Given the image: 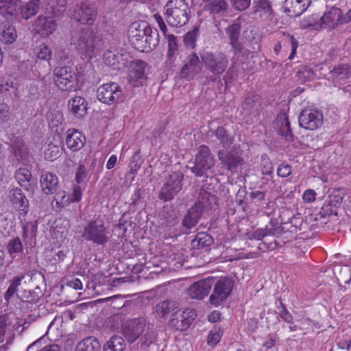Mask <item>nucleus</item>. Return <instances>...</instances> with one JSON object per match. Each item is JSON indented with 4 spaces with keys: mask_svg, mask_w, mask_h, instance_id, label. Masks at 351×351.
<instances>
[{
    "mask_svg": "<svg viewBox=\"0 0 351 351\" xmlns=\"http://www.w3.org/2000/svg\"><path fill=\"white\" fill-rule=\"evenodd\" d=\"M20 328L18 319L12 315L3 314L0 316V343L7 344L12 342L15 332Z\"/></svg>",
    "mask_w": 351,
    "mask_h": 351,
    "instance_id": "dca6fc26",
    "label": "nucleus"
},
{
    "mask_svg": "<svg viewBox=\"0 0 351 351\" xmlns=\"http://www.w3.org/2000/svg\"><path fill=\"white\" fill-rule=\"evenodd\" d=\"M142 163L143 161L141 156L136 152L130 159L129 165L130 168V172L132 174L136 173L138 169H140Z\"/></svg>",
    "mask_w": 351,
    "mask_h": 351,
    "instance_id": "0e129e2a",
    "label": "nucleus"
},
{
    "mask_svg": "<svg viewBox=\"0 0 351 351\" xmlns=\"http://www.w3.org/2000/svg\"><path fill=\"white\" fill-rule=\"evenodd\" d=\"M261 167L262 174L269 176L270 178H272L274 174V168L271 161L268 158L267 154H263L261 156Z\"/></svg>",
    "mask_w": 351,
    "mask_h": 351,
    "instance_id": "13d9d810",
    "label": "nucleus"
},
{
    "mask_svg": "<svg viewBox=\"0 0 351 351\" xmlns=\"http://www.w3.org/2000/svg\"><path fill=\"white\" fill-rule=\"evenodd\" d=\"M331 75L339 80L347 79L351 75V67L347 64L337 65L332 70Z\"/></svg>",
    "mask_w": 351,
    "mask_h": 351,
    "instance_id": "8fccbe9b",
    "label": "nucleus"
},
{
    "mask_svg": "<svg viewBox=\"0 0 351 351\" xmlns=\"http://www.w3.org/2000/svg\"><path fill=\"white\" fill-rule=\"evenodd\" d=\"M210 281L213 282V290L208 300L209 304L218 307L223 304L227 298L231 295L234 286V280L227 276L219 278L210 276Z\"/></svg>",
    "mask_w": 351,
    "mask_h": 351,
    "instance_id": "423d86ee",
    "label": "nucleus"
},
{
    "mask_svg": "<svg viewBox=\"0 0 351 351\" xmlns=\"http://www.w3.org/2000/svg\"><path fill=\"white\" fill-rule=\"evenodd\" d=\"M122 335L126 341L132 343L141 337V346L150 345L154 340L149 327L143 317H137L126 321L122 324Z\"/></svg>",
    "mask_w": 351,
    "mask_h": 351,
    "instance_id": "20e7f679",
    "label": "nucleus"
},
{
    "mask_svg": "<svg viewBox=\"0 0 351 351\" xmlns=\"http://www.w3.org/2000/svg\"><path fill=\"white\" fill-rule=\"evenodd\" d=\"M255 4L254 12H263L271 16L273 14L271 1L270 0H254Z\"/></svg>",
    "mask_w": 351,
    "mask_h": 351,
    "instance_id": "864d4df0",
    "label": "nucleus"
},
{
    "mask_svg": "<svg viewBox=\"0 0 351 351\" xmlns=\"http://www.w3.org/2000/svg\"><path fill=\"white\" fill-rule=\"evenodd\" d=\"M70 112L77 119H82L87 114L88 102L80 96H75L68 101Z\"/></svg>",
    "mask_w": 351,
    "mask_h": 351,
    "instance_id": "7c9ffc66",
    "label": "nucleus"
},
{
    "mask_svg": "<svg viewBox=\"0 0 351 351\" xmlns=\"http://www.w3.org/2000/svg\"><path fill=\"white\" fill-rule=\"evenodd\" d=\"M129 36L134 47L143 52L154 49L160 42L158 30L146 23H134L130 27Z\"/></svg>",
    "mask_w": 351,
    "mask_h": 351,
    "instance_id": "f257e3e1",
    "label": "nucleus"
},
{
    "mask_svg": "<svg viewBox=\"0 0 351 351\" xmlns=\"http://www.w3.org/2000/svg\"><path fill=\"white\" fill-rule=\"evenodd\" d=\"M129 83L132 86L138 87L143 86L147 79L149 71L148 64L141 60H130Z\"/></svg>",
    "mask_w": 351,
    "mask_h": 351,
    "instance_id": "4468645a",
    "label": "nucleus"
},
{
    "mask_svg": "<svg viewBox=\"0 0 351 351\" xmlns=\"http://www.w3.org/2000/svg\"><path fill=\"white\" fill-rule=\"evenodd\" d=\"M261 105V97L258 94L249 93L245 96L244 101L241 104L242 109L248 113H251L254 110H258L256 106Z\"/></svg>",
    "mask_w": 351,
    "mask_h": 351,
    "instance_id": "c03bdc74",
    "label": "nucleus"
},
{
    "mask_svg": "<svg viewBox=\"0 0 351 351\" xmlns=\"http://www.w3.org/2000/svg\"><path fill=\"white\" fill-rule=\"evenodd\" d=\"M199 27H195L191 31L188 32L184 36V43L186 47L193 49L199 34Z\"/></svg>",
    "mask_w": 351,
    "mask_h": 351,
    "instance_id": "4d7b16f0",
    "label": "nucleus"
},
{
    "mask_svg": "<svg viewBox=\"0 0 351 351\" xmlns=\"http://www.w3.org/2000/svg\"><path fill=\"white\" fill-rule=\"evenodd\" d=\"M126 344L121 336L114 335L104 345L103 351H124Z\"/></svg>",
    "mask_w": 351,
    "mask_h": 351,
    "instance_id": "a19ab883",
    "label": "nucleus"
},
{
    "mask_svg": "<svg viewBox=\"0 0 351 351\" xmlns=\"http://www.w3.org/2000/svg\"><path fill=\"white\" fill-rule=\"evenodd\" d=\"M90 178V173L87 170L85 165L80 164L75 173V181L79 185L86 184Z\"/></svg>",
    "mask_w": 351,
    "mask_h": 351,
    "instance_id": "603ef678",
    "label": "nucleus"
},
{
    "mask_svg": "<svg viewBox=\"0 0 351 351\" xmlns=\"http://www.w3.org/2000/svg\"><path fill=\"white\" fill-rule=\"evenodd\" d=\"M24 278L25 275L22 274L14 277V278L11 280L10 286L4 293V299L7 302H9L14 295L18 296L19 287L21 285V282Z\"/></svg>",
    "mask_w": 351,
    "mask_h": 351,
    "instance_id": "a18cd8bd",
    "label": "nucleus"
},
{
    "mask_svg": "<svg viewBox=\"0 0 351 351\" xmlns=\"http://www.w3.org/2000/svg\"><path fill=\"white\" fill-rule=\"evenodd\" d=\"M53 81L62 92L75 91L79 88L77 75L69 66L56 67L53 70Z\"/></svg>",
    "mask_w": 351,
    "mask_h": 351,
    "instance_id": "6e6552de",
    "label": "nucleus"
},
{
    "mask_svg": "<svg viewBox=\"0 0 351 351\" xmlns=\"http://www.w3.org/2000/svg\"><path fill=\"white\" fill-rule=\"evenodd\" d=\"M16 38V33L13 25L5 23L0 29V41L5 44L14 43Z\"/></svg>",
    "mask_w": 351,
    "mask_h": 351,
    "instance_id": "37998d69",
    "label": "nucleus"
},
{
    "mask_svg": "<svg viewBox=\"0 0 351 351\" xmlns=\"http://www.w3.org/2000/svg\"><path fill=\"white\" fill-rule=\"evenodd\" d=\"M196 316L194 309H186L182 312L176 311L171 314L169 325L177 330L184 331L189 328Z\"/></svg>",
    "mask_w": 351,
    "mask_h": 351,
    "instance_id": "6ab92c4d",
    "label": "nucleus"
},
{
    "mask_svg": "<svg viewBox=\"0 0 351 351\" xmlns=\"http://www.w3.org/2000/svg\"><path fill=\"white\" fill-rule=\"evenodd\" d=\"M215 163V160L210 148L202 145L197 149L191 171L196 177L208 178V172L214 167Z\"/></svg>",
    "mask_w": 351,
    "mask_h": 351,
    "instance_id": "0eeeda50",
    "label": "nucleus"
},
{
    "mask_svg": "<svg viewBox=\"0 0 351 351\" xmlns=\"http://www.w3.org/2000/svg\"><path fill=\"white\" fill-rule=\"evenodd\" d=\"M101 344L99 340L93 337L89 336L84 338L77 343L75 351H100Z\"/></svg>",
    "mask_w": 351,
    "mask_h": 351,
    "instance_id": "c9c22d12",
    "label": "nucleus"
},
{
    "mask_svg": "<svg viewBox=\"0 0 351 351\" xmlns=\"http://www.w3.org/2000/svg\"><path fill=\"white\" fill-rule=\"evenodd\" d=\"M42 340L40 338L30 344L26 351H60V347L57 344H49L40 349Z\"/></svg>",
    "mask_w": 351,
    "mask_h": 351,
    "instance_id": "5fc2aeb1",
    "label": "nucleus"
},
{
    "mask_svg": "<svg viewBox=\"0 0 351 351\" xmlns=\"http://www.w3.org/2000/svg\"><path fill=\"white\" fill-rule=\"evenodd\" d=\"M210 276L194 282L188 289V295L192 299L201 300L207 296L213 287V282Z\"/></svg>",
    "mask_w": 351,
    "mask_h": 351,
    "instance_id": "393cba45",
    "label": "nucleus"
},
{
    "mask_svg": "<svg viewBox=\"0 0 351 351\" xmlns=\"http://www.w3.org/2000/svg\"><path fill=\"white\" fill-rule=\"evenodd\" d=\"M323 28L334 29L339 25L349 23L351 21V9L345 14L337 7H332L320 19Z\"/></svg>",
    "mask_w": 351,
    "mask_h": 351,
    "instance_id": "ddd939ff",
    "label": "nucleus"
},
{
    "mask_svg": "<svg viewBox=\"0 0 351 351\" xmlns=\"http://www.w3.org/2000/svg\"><path fill=\"white\" fill-rule=\"evenodd\" d=\"M154 19L158 24L160 31L168 39V51L167 54V60L173 62L176 58V55L178 54V38L173 34H167V27L163 17L159 14H155Z\"/></svg>",
    "mask_w": 351,
    "mask_h": 351,
    "instance_id": "5701e85b",
    "label": "nucleus"
},
{
    "mask_svg": "<svg viewBox=\"0 0 351 351\" xmlns=\"http://www.w3.org/2000/svg\"><path fill=\"white\" fill-rule=\"evenodd\" d=\"M281 122V125L278 130V134L283 137L287 142H291L294 139V136L290 127V122L286 114L281 115L278 123Z\"/></svg>",
    "mask_w": 351,
    "mask_h": 351,
    "instance_id": "ea45409f",
    "label": "nucleus"
},
{
    "mask_svg": "<svg viewBox=\"0 0 351 351\" xmlns=\"http://www.w3.org/2000/svg\"><path fill=\"white\" fill-rule=\"evenodd\" d=\"M200 57L206 74L205 84L221 81V76L228 66L229 60L226 55L221 51H203Z\"/></svg>",
    "mask_w": 351,
    "mask_h": 351,
    "instance_id": "f03ea898",
    "label": "nucleus"
},
{
    "mask_svg": "<svg viewBox=\"0 0 351 351\" xmlns=\"http://www.w3.org/2000/svg\"><path fill=\"white\" fill-rule=\"evenodd\" d=\"M323 121L322 111L314 108L303 109L298 117L299 125L305 130H317L322 127Z\"/></svg>",
    "mask_w": 351,
    "mask_h": 351,
    "instance_id": "2eb2a0df",
    "label": "nucleus"
},
{
    "mask_svg": "<svg viewBox=\"0 0 351 351\" xmlns=\"http://www.w3.org/2000/svg\"><path fill=\"white\" fill-rule=\"evenodd\" d=\"M211 136H214L219 141V145L223 149H228L234 141V136L227 129L226 125L218 126L215 130H210Z\"/></svg>",
    "mask_w": 351,
    "mask_h": 351,
    "instance_id": "c756f323",
    "label": "nucleus"
},
{
    "mask_svg": "<svg viewBox=\"0 0 351 351\" xmlns=\"http://www.w3.org/2000/svg\"><path fill=\"white\" fill-rule=\"evenodd\" d=\"M194 205L197 206L204 215L205 213L208 214L210 210H215L218 208V198L215 195L207 191L204 188H201L197 199Z\"/></svg>",
    "mask_w": 351,
    "mask_h": 351,
    "instance_id": "b1692460",
    "label": "nucleus"
},
{
    "mask_svg": "<svg viewBox=\"0 0 351 351\" xmlns=\"http://www.w3.org/2000/svg\"><path fill=\"white\" fill-rule=\"evenodd\" d=\"M86 138L82 132L76 129H69L66 132V145L69 149L77 152L85 144Z\"/></svg>",
    "mask_w": 351,
    "mask_h": 351,
    "instance_id": "2f4dec72",
    "label": "nucleus"
},
{
    "mask_svg": "<svg viewBox=\"0 0 351 351\" xmlns=\"http://www.w3.org/2000/svg\"><path fill=\"white\" fill-rule=\"evenodd\" d=\"M201 62L197 53H192L189 55L179 72L180 79L186 81L193 80L202 71Z\"/></svg>",
    "mask_w": 351,
    "mask_h": 351,
    "instance_id": "aec40b11",
    "label": "nucleus"
},
{
    "mask_svg": "<svg viewBox=\"0 0 351 351\" xmlns=\"http://www.w3.org/2000/svg\"><path fill=\"white\" fill-rule=\"evenodd\" d=\"M6 250L12 258L23 254L24 248L21 239L18 237L10 239L8 241Z\"/></svg>",
    "mask_w": 351,
    "mask_h": 351,
    "instance_id": "79ce46f5",
    "label": "nucleus"
},
{
    "mask_svg": "<svg viewBox=\"0 0 351 351\" xmlns=\"http://www.w3.org/2000/svg\"><path fill=\"white\" fill-rule=\"evenodd\" d=\"M130 58V54L122 49L121 51L117 49H108L104 53L106 64L117 71L125 69L128 65Z\"/></svg>",
    "mask_w": 351,
    "mask_h": 351,
    "instance_id": "a211bd4d",
    "label": "nucleus"
},
{
    "mask_svg": "<svg viewBox=\"0 0 351 351\" xmlns=\"http://www.w3.org/2000/svg\"><path fill=\"white\" fill-rule=\"evenodd\" d=\"M241 29V22L237 20L232 24L228 25L225 29L226 34L230 40L232 49L236 56L241 53L243 50V45L239 42Z\"/></svg>",
    "mask_w": 351,
    "mask_h": 351,
    "instance_id": "a878e982",
    "label": "nucleus"
},
{
    "mask_svg": "<svg viewBox=\"0 0 351 351\" xmlns=\"http://www.w3.org/2000/svg\"><path fill=\"white\" fill-rule=\"evenodd\" d=\"M297 75L299 79L303 81L311 80L314 79L315 76L314 71L307 66L300 68L297 72Z\"/></svg>",
    "mask_w": 351,
    "mask_h": 351,
    "instance_id": "680f3d73",
    "label": "nucleus"
},
{
    "mask_svg": "<svg viewBox=\"0 0 351 351\" xmlns=\"http://www.w3.org/2000/svg\"><path fill=\"white\" fill-rule=\"evenodd\" d=\"M123 95L120 86L115 82H110L100 86L97 90V99L108 105L116 103Z\"/></svg>",
    "mask_w": 351,
    "mask_h": 351,
    "instance_id": "f3484780",
    "label": "nucleus"
},
{
    "mask_svg": "<svg viewBox=\"0 0 351 351\" xmlns=\"http://www.w3.org/2000/svg\"><path fill=\"white\" fill-rule=\"evenodd\" d=\"M34 31L43 37L51 34L56 27V23L52 16H39L33 25Z\"/></svg>",
    "mask_w": 351,
    "mask_h": 351,
    "instance_id": "cd10ccee",
    "label": "nucleus"
},
{
    "mask_svg": "<svg viewBox=\"0 0 351 351\" xmlns=\"http://www.w3.org/2000/svg\"><path fill=\"white\" fill-rule=\"evenodd\" d=\"M14 178L19 186L25 191H33L36 182L32 180V173L26 168L21 167L14 173Z\"/></svg>",
    "mask_w": 351,
    "mask_h": 351,
    "instance_id": "473e14b6",
    "label": "nucleus"
},
{
    "mask_svg": "<svg viewBox=\"0 0 351 351\" xmlns=\"http://www.w3.org/2000/svg\"><path fill=\"white\" fill-rule=\"evenodd\" d=\"M61 154V150L59 147L49 145L47 150L45 153V157L49 160L53 161L58 158Z\"/></svg>",
    "mask_w": 351,
    "mask_h": 351,
    "instance_id": "e2e57ef3",
    "label": "nucleus"
},
{
    "mask_svg": "<svg viewBox=\"0 0 351 351\" xmlns=\"http://www.w3.org/2000/svg\"><path fill=\"white\" fill-rule=\"evenodd\" d=\"M9 201L14 209L20 215L25 216L29 212V200L19 187H15L9 191Z\"/></svg>",
    "mask_w": 351,
    "mask_h": 351,
    "instance_id": "4be33fe9",
    "label": "nucleus"
},
{
    "mask_svg": "<svg viewBox=\"0 0 351 351\" xmlns=\"http://www.w3.org/2000/svg\"><path fill=\"white\" fill-rule=\"evenodd\" d=\"M106 234V228L104 226L103 220L97 218L90 221L84 228L82 236L88 241L105 245L109 241Z\"/></svg>",
    "mask_w": 351,
    "mask_h": 351,
    "instance_id": "f8f14e48",
    "label": "nucleus"
},
{
    "mask_svg": "<svg viewBox=\"0 0 351 351\" xmlns=\"http://www.w3.org/2000/svg\"><path fill=\"white\" fill-rule=\"evenodd\" d=\"M167 23L172 27L186 25L191 17V10L185 0H169L164 7Z\"/></svg>",
    "mask_w": 351,
    "mask_h": 351,
    "instance_id": "39448f33",
    "label": "nucleus"
},
{
    "mask_svg": "<svg viewBox=\"0 0 351 351\" xmlns=\"http://www.w3.org/2000/svg\"><path fill=\"white\" fill-rule=\"evenodd\" d=\"M66 0H47V8L49 13L54 16H59L66 9Z\"/></svg>",
    "mask_w": 351,
    "mask_h": 351,
    "instance_id": "de8ad7c7",
    "label": "nucleus"
},
{
    "mask_svg": "<svg viewBox=\"0 0 351 351\" xmlns=\"http://www.w3.org/2000/svg\"><path fill=\"white\" fill-rule=\"evenodd\" d=\"M184 174L181 171H173L165 180L158 197L165 202H170L174 199L178 193L182 189Z\"/></svg>",
    "mask_w": 351,
    "mask_h": 351,
    "instance_id": "1a4fd4ad",
    "label": "nucleus"
},
{
    "mask_svg": "<svg viewBox=\"0 0 351 351\" xmlns=\"http://www.w3.org/2000/svg\"><path fill=\"white\" fill-rule=\"evenodd\" d=\"M234 9L243 11L248 8L251 4V0H231Z\"/></svg>",
    "mask_w": 351,
    "mask_h": 351,
    "instance_id": "774afa93",
    "label": "nucleus"
},
{
    "mask_svg": "<svg viewBox=\"0 0 351 351\" xmlns=\"http://www.w3.org/2000/svg\"><path fill=\"white\" fill-rule=\"evenodd\" d=\"M43 192L46 195L54 194L59 188L58 176L49 171H43L40 178Z\"/></svg>",
    "mask_w": 351,
    "mask_h": 351,
    "instance_id": "c85d7f7f",
    "label": "nucleus"
},
{
    "mask_svg": "<svg viewBox=\"0 0 351 351\" xmlns=\"http://www.w3.org/2000/svg\"><path fill=\"white\" fill-rule=\"evenodd\" d=\"M213 243L214 239L210 234L204 232H198L191 241V247L193 250L208 252Z\"/></svg>",
    "mask_w": 351,
    "mask_h": 351,
    "instance_id": "72a5a7b5",
    "label": "nucleus"
},
{
    "mask_svg": "<svg viewBox=\"0 0 351 351\" xmlns=\"http://www.w3.org/2000/svg\"><path fill=\"white\" fill-rule=\"evenodd\" d=\"M22 237L25 242L36 239L38 230V221H29L23 226Z\"/></svg>",
    "mask_w": 351,
    "mask_h": 351,
    "instance_id": "49530a36",
    "label": "nucleus"
},
{
    "mask_svg": "<svg viewBox=\"0 0 351 351\" xmlns=\"http://www.w3.org/2000/svg\"><path fill=\"white\" fill-rule=\"evenodd\" d=\"M71 44L82 54H90L102 47V37L92 29L80 27L71 32Z\"/></svg>",
    "mask_w": 351,
    "mask_h": 351,
    "instance_id": "7ed1b4c3",
    "label": "nucleus"
},
{
    "mask_svg": "<svg viewBox=\"0 0 351 351\" xmlns=\"http://www.w3.org/2000/svg\"><path fill=\"white\" fill-rule=\"evenodd\" d=\"M204 214L194 204L187 210L182 221V226L187 230L195 227Z\"/></svg>",
    "mask_w": 351,
    "mask_h": 351,
    "instance_id": "f704fd0d",
    "label": "nucleus"
},
{
    "mask_svg": "<svg viewBox=\"0 0 351 351\" xmlns=\"http://www.w3.org/2000/svg\"><path fill=\"white\" fill-rule=\"evenodd\" d=\"M54 194L55 196L53 197V201L56 202V205L59 208L65 207L71 202L70 196L66 195L65 191H57Z\"/></svg>",
    "mask_w": 351,
    "mask_h": 351,
    "instance_id": "bf43d9fd",
    "label": "nucleus"
},
{
    "mask_svg": "<svg viewBox=\"0 0 351 351\" xmlns=\"http://www.w3.org/2000/svg\"><path fill=\"white\" fill-rule=\"evenodd\" d=\"M40 0H32L27 3L21 10L23 18L28 19L36 14L39 10Z\"/></svg>",
    "mask_w": 351,
    "mask_h": 351,
    "instance_id": "09e8293b",
    "label": "nucleus"
},
{
    "mask_svg": "<svg viewBox=\"0 0 351 351\" xmlns=\"http://www.w3.org/2000/svg\"><path fill=\"white\" fill-rule=\"evenodd\" d=\"M21 7L20 0H0V14L4 17L12 16Z\"/></svg>",
    "mask_w": 351,
    "mask_h": 351,
    "instance_id": "4c0bfd02",
    "label": "nucleus"
},
{
    "mask_svg": "<svg viewBox=\"0 0 351 351\" xmlns=\"http://www.w3.org/2000/svg\"><path fill=\"white\" fill-rule=\"evenodd\" d=\"M223 331L221 328V327L218 326H215L212 330L209 332L208 338H207V343L210 346H216L220 341Z\"/></svg>",
    "mask_w": 351,
    "mask_h": 351,
    "instance_id": "6e6d98bb",
    "label": "nucleus"
},
{
    "mask_svg": "<svg viewBox=\"0 0 351 351\" xmlns=\"http://www.w3.org/2000/svg\"><path fill=\"white\" fill-rule=\"evenodd\" d=\"M178 308V304L176 301L167 300L156 306V313L159 317L165 318L168 314L175 313Z\"/></svg>",
    "mask_w": 351,
    "mask_h": 351,
    "instance_id": "58836bf2",
    "label": "nucleus"
},
{
    "mask_svg": "<svg viewBox=\"0 0 351 351\" xmlns=\"http://www.w3.org/2000/svg\"><path fill=\"white\" fill-rule=\"evenodd\" d=\"M10 153L14 159L23 165H27L29 162L32 156L28 146L21 136H16L11 140L9 144Z\"/></svg>",
    "mask_w": 351,
    "mask_h": 351,
    "instance_id": "412c9836",
    "label": "nucleus"
},
{
    "mask_svg": "<svg viewBox=\"0 0 351 351\" xmlns=\"http://www.w3.org/2000/svg\"><path fill=\"white\" fill-rule=\"evenodd\" d=\"M247 191L245 189H240L236 195L237 204L243 209L248 205V199L247 198Z\"/></svg>",
    "mask_w": 351,
    "mask_h": 351,
    "instance_id": "69168bd1",
    "label": "nucleus"
},
{
    "mask_svg": "<svg viewBox=\"0 0 351 351\" xmlns=\"http://www.w3.org/2000/svg\"><path fill=\"white\" fill-rule=\"evenodd\" d=\"M43 295L42 289L38 287H36L32 290H23L19 295L18 298L22 302L29 304H36Z\"/></svg>",
    "mask_w": 351,
    "mask_h": 351,
    "instance_id": "e433bc0d",
    "label": "nucleus"
},
{
    "mask_svg": "<svg viewBox=\"0 0 351 351\" xmlns=\"http://www.w3.org/2000/svg\"><path fill=\"white\" fill-rule=\"evenodd\" d=\"M217 156L221 167L232 173L236 172L237 168L244 162L243 151L239 145L232 146L229 150L219 149Z\"/></svg>",
    "mask_w": 351,
    "mask_h": 351,
    "instance_id": "9b49d317",
    "label": "nucleus"
},
{
    "mask_svg": "<svg viewBox=\"0 0 351 351\" xmlns=\"http://www.w3.org/2000/svg\"><path fill=\"white\" fill-rule=\"evenodd\" d=\"M73 16L81 25L92 26L98 16V6L95 2L83 1L74 6Z\"/></svg>",
    "mask_w": 351,
    "mask_h": 351,
    "instance_id": "9d476101",
    "label": "nucleus"
},
{
    "mask_svg": "<svg viewBox=\"0 0 351 351\" xmlns=\"http://www.w3.org/2000/svg\"><path fill=\"white\" fill-rule=\"evenodd\" d=\"M337 208L332 205L330 202L328 201L326 202V203L322 206L321 211L319 212V214L322 217H326V216H330V215H337Z\"/></svg>",
    "mask_w": 351,
    "mask_h": 351,
    "instance_id": "338daca9",
    "label": "nucleus"
},
{
    "mask_svg": "<svg viewBox=\"0 0 351 351\" xmlns=\"http://www.w3.org/2000/svg\"><path fill=\"white\" fill-rule=\"evenodd\" d=\"M210 13L218 15H224L228 9V4L225 0H214L209 4Z\"/></svg>",
    "mask_w": 351,
    "mask_h": 351,
    "instance_id": "3c124183",
    "label": "nucleus"
},
{
    "mask_svg": "<svg viewBox=\"0 0 351 351\" xmlns=\"http://www.w3.org/2000/svg\"><path fill=\"white\" fill-rule=\"evenodd\" d=\"M312 0H285L284 12L290 17H297L302 14L311 5Z\"/></svg>",
    "mask_w": 351,
    "mask_h": 351,
    "instance_id": "bb28decb",
    "label": "nucleus"
},
{
    "mask_svg": "<svg viewBox=\"0 0 351 351\" xmlns=\"http://www.w3.org/2000/svg\"><path fill=\"white\" fill-rule=\"evenodd\" d=\"M278 315L286 322L289 324H293V317L289 312L286 306L282 303V301L280 302V306H278Z\"/></svg>",
    "mask_w": 351,
    "mask_h": 351,
    "instance_id": "052dcab7",
    "label": "nucleus"
}]
</instances>
